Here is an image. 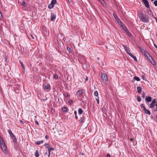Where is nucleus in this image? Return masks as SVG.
<instances>
[{"label":"nucleus","mask_w":157,"mask_h":157,"mask_svg":"<svg viewBox=\"0 0 157 157\" xmlns=\"http://www.w3.org/2000/svg\"><path fill=\"white\" fill-rule=\"evenodd\" d=\"M138 15L140 20L142 22L145 23L149 22L148 16L144 14L142 11H140L138 13Z\"/></svg>","instance_id":"1"},{"label":"nucleus","mask_w":157,"mask_h":157,"mask_svg":"<svg viewBox=\"0 0 157 157\" xmlns=\"http://www.w3.org/2000/svg\"><path fill=\"white\" fill-rule=\"evenodd\" d=\"M148 106L153 109L155 111H157V98L153 99L151 103L148 105Z\"/></svg>","instance_id":"2"},{"label":"nucleus","mask_w":157,"mask_h":157,"mask_svg":"<svg viewBox=\"0 0 157 157\" xmlns=\"http://www.w3.org/2000/svg\"><path fill=\"white\" fill-rule=\"evenodd\" d=\"M138 47L141 52L144 54L145 57H147L148 56H149V54L146 51L141 47Z\"/></svg>","instance_id":"3"},{"label":"nucleus","mask_w":157,"mask_h":157,"mask_svg":"<svg viewBox=\"0 0 157 157\" xmlns=\"http://www.w3.org/2000/svg\"><path fill=\"white\" fill-rule=\"evenodd\" d=\"M138 47L141 52L144 54L145 57H147L148 56H149V54L146 51L141 47Z\"/></svg>","instance_id":"4"},{"label":"nucleus","mask_w":157,"mask_h":157,"mask_svg":"<svg viewBox=\"0 0 157 157\" xmlns=\"http://www.w3.org/2000/svg\"><path fill=\"white\" fill-rule=\"evenodd\" d=\"M1 148L5 154L7 153V150L5 143L1 145Z\"/></svg>","instance_id":"5"},{"label":"nucleus","mask_w":157,"mask_h":157,"mask_svg":"<svg viewBox=\"0 0 157 157\" xmlns=\"http://www.w3.org/2000/svg\"><path fill=\"white\" fill-rule=\"evenodd\" d=\"M103 81L106 82L108 80V77L107 75L105 73H102L101 75Z\"/></svg>","instance_id":"6"},{"label":"nucleus","mask_w":157,"mask_h":157,"mask_svg":"<svg viewBox=\"0 0 157 157\" xmlns=\"http://www.w3.org/2000/svg\"><path fill=\"white\" fill-rule=\"evenodd\" d=\"M147 58L149 61V62L151 63V64L154 66L156 65V63H155L154 60L153 59L152 57L149 55V56H148Z\"/></svg>","instance_id":"7"},{"label":"nucleus","mask_w":157,"mask_h":157,"mask_svg":"<svg viewBox=\"0 0 157 157\" xmlns=\"http://www.w3.org/2000/svg\"><path fill=\"white\" fill-rule=\"evenodd\" d=\"M57 2L56 0H52L51 3L48 6V7L50 9H52L54 7V5Z\"/></svg>","instance_id":"8"},{"label":"nucleus","mask_w":157,"mask_h":157,"mask_svg":"<svg viewBox=\"0 0 157 157\" xmlns=\"http://www.w3.org/2000/svg\"><path fill=\"white\" fill-rule=\"evenodd\" d=\"M123 47H124V49L125 50L126 52L130 56L131 55L132 53H131L130 50L129 48L126 45H123Z\"/></svg>","instance_id":"9"},{"label":"nucleus","mask_w":157,"mask_h":157,"mask_svg":"<svg viewBox=\"0 0 157 157\" xmlns=\"http://www.w3.org/2000/svg\"><path fill=\"white\" fill-rule=\"evenodd\" d=\"M145 6L147 8H149L150 6L149 2L147 0H142Z\"/></svg>","instance_id":"10"},{"label":"nucleus","mask_w":157,"mask_h":157,"mask_svg":"<svg viewBox=\"0 0 157 157\" xmlns=\"http://www.w3.org/2000/svg\"><path fill=\"white\" fill-rule=\"evenodd\" d=\"M113 16L115 18V19L116 20V21L118 23H119V22H120V20L119 19V17H117V16L116 14L113 13Z\"/></svg>","instance_id":"11"},{"label":"nucleus","mask_w":157,"mask_h":157,"mask_svg":"<svg viewBox=\"0 0 157 157\" xmlns=\"http://www.w3.org/2000/svg\"><path fill=\"white\" fill-rule=\"evenodd\" d=\"M143 110L144 111V112L149 115L151 114V112L149 110L147 109L145 107H144V109H143Z\"/></svg>","instance_id":"12"},{"label":"nucleus","mask_w":157,"mask_h":157,"mask_svg":"<svg viewBox=\"0 0 157 157\" xmlns=\"http://www.w3.org/2000/svg\"><path fill=\"white\" fill-rule=\"evenodd\" d=\"M43 143L44 141L43 140L36 141L35 142V144L37 145H40L41 144H43Z\"/></svg>","instance_id":"13"},{"label":"nucleus","mask_w":157,"mask_h":157,"mask_svg":"<svg viewBox=\"0 0 157 157\" xmlns=\"http://www.w3.org/2000/svg\"><path fill=\"white\" fill-rule=\"evenodd\" d=\"M10 136L11 137L12 140H13V142L14 143L16 141L17 139L16 138V137L15 136L14 134L13 135H12Z\"/></svg>","instance_id":"14"},{"label":"nucleus","mask_w":157,"mask_h":157,"mask_svg":"<svg viewBox=\"0 0 157 157\" xmlns=\"http://www.w3.org/2000/svg\"><path fill=\"white\" fill-rule=\"evenodd\" d=\"M151 98L150 97H146L145 98V101L148 102H151Z\"/></svg>","instance_id":"15"},{"label":"nucleus","mask_w":157,"mask_h":157,"mask_svg":"<svg viewBox=\"0 0 157 157\" xmlns=\"http://www.w3.org/2000/svg\"><path fill=\"white\" fill-rule=\"evenodd\" d=\"M56 16L55 15H54L53 14H52L51 15V21H53L56 18Z\"/></svg>","instance_id":"16"},{"label":"nucleus","mask_w":157,"mask_h":157,"mask_svg":"<svg viewBox=\"0 0 157 157\" xmlns=\"http://www.w3.org/2000/svg\"><path fill=\"white\" fill-rule=\"evenodd\" d=\"M84 119L85 117L83 116L82 117L80 118L79 121L81 123H83L84 122Z\"/></svg>","instance_id":"17"},{"label":"nucleus","mask_w":157,"mask_h":157,"mask_svg":"<svg viewBox=\"0 0 157 157\" xmlns=\"http://www.w3.org/2000/svg\"><path fill=\"white\" fill-rule=\"evenodd\" d=\"M137 92L139 93H141L142 91V88L140 86H138L137 87Z\"/></svg>","instance_id":"18"},{"label":"nucleus","mask_w":157,"mask_h":157,"mask_svg":"<svg viewBox=\"0 0 157 157\" xmlns=\"http://www.w3.org/2000/svg\"><path fill=\"white\" fill-rule=\"evenodd\" d=\"M133 79L135 80L139 81L140 80V79L139 77L137 76H135L133 78Z\"/></svg>","instance_id":"19"},{"label":"nucleus","mask_w":157,"mask_h":157,"mask_svg":"<svg viewBox=\"0 0 157 157\" xmlns=\"http://www.w3.org/2000/svg\"><path fill=\"white\" fill-rule=\"evenodd\" d=\"M5 143V142L2 138V137L0 136V144H2Z\"/></svg>","instance_id":"20"},{"label":"nucleus","mask_w":157,"mask_h":157,"mask_svg":"<svg viewBox=\"0 0 157 157\" xmlns=\"http://www.w3.org/2000/svg\"><path fill=\"white\" fill-rule=\"evenodd\" d=\"M130 56H131L132 58H133L134 59V60L135 61H136V62L137 61V60L136 57L135 56L133 55L132 54H131V55Z\"/></svg>","instance_id":"21"},{"label":"nucleus","mask_w":157,"mask_h":157,"mask_svg":"<svg viewBox=\"0 0 157 157\" xmlns=\"http://www.w3.org/2000/svg\"><path fill=\"white\" fill-rule=\"evenodd\" d=\"M35 155L36 157H38L39 156V151L38 150H36V152L35 153Z\"/></svg>","instance_id":"22"},{"label":"nucleus","mask_w":157,"mask_h":157,"mask_svg":"<svg viewBox=\"0 0 157 157\" xmlns=\"http://www.w3.org/2000/svg\"><path fill=\"white\" fill-rule=\"evenodd\" d=\"M78 113L79 114H81L83 112V111L81 108H79L78 111Z\"/></svg>","instance_id":"23"},{"label":"nucleus","mask_w":157,"mask_h":157,"mask_svg":"<svg viewBox=\"0 0 157 157\" xmlns=\"http://www.w3.org/2000/svg\"><path fill=\"white\" fill-rule=\"evenodd\" d=\"M44 146L46 148H47L48 149H49V148L50 147V145L48 144H45Z\"/></svg>","instance_id":"24"},{"label":"nucleus","mask_w":157,"mask_h":157,"mask_svg":"<svg viewBox=\"0 0 157 157\" xmlns=\"http://www.w3.org/2000/svg\"><path fill=\"white\" fill-rule=\"evenodd\" d=\"M94 94L95 96H98V93L97 90H95L94 93Z\"/></svg>","instance_id":"25"},{"label":"nucleus","mask_w":157,"mask_h":157,"mask_svg":"<svg viewBox=\"0 0 157 157\" xmlns=\"http://www.w3.org/2000/svg\"><path fill=\"white\" fill-rule=\"evenodd\" d=\"M128 36L130 37L131 36V34L128 30L125 32Z\"/></svg>","instance_id":"26"},{"label":"nucleus","mask_w":157,"mask_h":157,"mask_svg":"<svg viewBox=\"0 0 157 157\" xmlns=\"http://www.w3.org/2000/svg\"><path fill=\"white\" fill-rule=\"evenodd\" d=\"M137 100L138 101H141V99L140 97L139 96H137Z\"/></svg>","instance_id":"27"},{"label":"nucleus","mask_w":157,"mask_h":157,"mask_svg":"<svg viewBox=\"0 0 157 157\" xmlns=\"http://www.w3.org/2000/svg\"><path fill=\"white\" fill-rule=\"evenodd\" d=\"M82 93V90H79L77 92V94L78 95H80Z\"/></svg>","instance_id":"28"},{"label":"nucleus","mask_w":157,"mask_h":157,"mask_svg":"<svg viewBox=\"0 0 157 157\" xmlns=\"http://www.w3.org/2000/svg\"><path fill=\"white\" fill-rule=\"evenodd\" d=\"M118 23H120V25L122 27V28L124 26H125L124 25L121 21H120V22H119Z\"/></svg>","instance_id":"29"},{"label":"nucleus","mask_w":157,"mask_h":157,"mask_svg":"<svg viewBox=\"0 0 157 157\" xmlns=\"http://www.w3.org/2000/svg\"><path fill=\"white\" fill-rule=\"evenodd\" d=\"M122 29L125 32H126V31H127L128 30L127 29L125 26L123 27Z\"/></svg>","instance_id":"30"},{"label":"nucleus","mask_w":157,"mask_h":157,"mask_svg":"<svg viewBox=\"0 0 157 157\" xmlns=\"http://www.w3.org/2000/svg\"><path fill=\"white\" fill-rule=\"evenodd\" d=\"M8 132L10 135V136H11L12 135H13V133L12 132V131L11 130H9L8 131Z\"/></svg>","instance_id":"31"},{"label":"nucleus","mask_w":157,"mask_h":157,"mask_svg":"<svg viewBox=\"0 0 157 157\" xmlns=\"http://www.w3.org/2000/svg\"><path fill=\"white\" fill-rule=\"evenodd\" d=\"M154 4L155 6H157V0H156L154 1Z\"/></svg>","instance_id":"32"},{"label":"nucleus","mask_w":157,"mask_h":157,"mask_svg":"<svg viewBox=\"0 0 157 157\" xmlns=\"http://www.w3.org/2000/svg\"><path fill=\"white\" fill-rule=\"evenodd\" d=\"M48 149V157H50V152L51 150L50 149Z\"/></svg>","instance_id":"33"},{"label":"nucleus","mask_w":157,"mask_h":157,"mask_svg":"<svg viewBox=\"0 0 157 157\" xmlns=\"http://www.w3.org/2000/svg\"><path fill=\"white\" fill-rule=\"evenodd\" d=\"M20 63H21V65L23 69H25V67L24 66V64H23V63L21 62H20Z\"/></svg>","instance_id":"34"},{"label":"nucleus","mask_w":157,"mask_h":157,"mask_svg":"<svg viewBox=\"0 0 157 157\" xmlns=\"http://www.w3.org/2000/svg\"><path fill=\"white\" fill-rule=\"evenodd\" d=\"M67 110V108L66 107H63V111H66Z\"/></svg>","instance_id":"35"},{"label":"nucleus","mask_w":157,"mask_h":157,"mask_svg":"<svg viewBox=\"0 0 157 157\" xmlns=\"http://www.w3.org/2000/svg\"><path fill=\"white\" fill-rule=\"evenodd\" d=\"M22 5L23 6H26V3H25V2L24 1H23L22 3Z\"/></svg>","instance_id":"36"},{"label":"nucleus","mask_w":157,"mask_h":157,"mask_svg":"<svg viewBox=\"0 0 157 157\" xmlns=\"http://www.w3.org/2000/svg\"><path fill=\"white\" fill-rule=\"evenodd\" d=\"M67 50L69 52H71V48L68 47H67Z\"/></svg>","instance_id":"37"},{"label":"nucleus","mask_w":157,"mask_h":157,"mask_svg":"<svg viewBox=\"0 0 157 157\" xmlns=\"http://www.w3.org/2000/svg\"><path fill=\"white\" fill-rule=\"evenodd\" d=\"M50 86L49 85H47L45 86V88L46 89H48L49 88Z\"/></svg>","instance_id":"38"},{"label":"nucleus","mask_w":157,"mask_h":157,"mask_svg":"<svg viewBox=\"0 0 157 157\" xmlns=\"http://www.w3.org/2000/svg\"><path fill=\"white\" fill-rule=\"evenodd\" d=\"M142 96L144 98L145 97V94L144 92H143L142 94Z\"/></svg>","instance_id":"39"},{"label":"nucleus","mask_w":157,"mask_h":157,"mask_svg":"<svg viewBox=\"0 0 157 157\" xmlns=\"http://www.w3.org/2000/svg\"><path fill=\"white\" fill-rule=\"evenodd\" d=\"M96 101H97V103L98 104H99V97L98 98H96Z\"/></svg>","instance_id":"40"},{"label":"nucleus","mask_w":157,"mask_h":157,"mask_svg":"<svg viewBox=\"0 0 157 157\" xmlns=\"http://www.w3.org/2000/svg\"><path fill=\"white\" fill-rule=\"evenodd\" d=\"M58 75L57 74H55L54 75V77L56 79H57L58 78Z\"/></svg>","instance_id":"41"},{"label":"nucleus","mask_w":157,"mask_h":157,"mask_svg":"<svg viewBox=\"0 0 157 157\" xmlns=\"http://www.w3.org/2000/svg\"><path fill=\"white\" fill-rule=\"evenodd\" d=\"M140 106L142 108H143V109H144V107H145V106H144V104H141L140 105Z\"/></svg>","instance_id":"42"},{"label":"nucleus","mask_w":157,"mask_h":157,"mask_svg":"<svg viewBox=\"0 0 157 157\" xmlns=\"http://www.w3.org/2000/svg\"><path fill=\"white\" fill-rule=\"evenodd\" d=\"M35 122L36 124L39 125V123L36 120H35Z\"/></svg>","instance_id":"43"},{"label":"nucleus","mask_w":157,"mask_h":157,"mask_svg":"<svg viewBox=\"0 0 157 157\" xmlns=\"http://www.w3.org/2000/svg\"><path fill=\"white\" fill-rule=\"evenodd\" d=\"M49 149H50V150H51V151L54 150V148L53 147H50V148H49Z\"/></svg>","instance_id":"44"},{"label":"nucleus","mask_w":157,"mask_h":157,"mask_svg":"<svg viewBox=\"0 0 157 157\" xmlns=\"http://www.w3.org/2000/svg\"><path fill=\"white\" fill-rule=\"evenodd\" d=\"M2 17V15L1 11H0V19H1Z\"/></svg>","instance_id":"45"},{"label":"nucleus","mask_w":157,"mask_h":157,"mask_svg":"<svg viewBox=\"0 0 157 157\" xmlns=\"http://www.w3.org/2000/svg\"><path fill=\"white\" fill-rule=\"evenodd\" d=\"M65 96H66V97L68 98V94H67V93L66 94H65Z\"/></svg>","instance_id":"46"},{"label":"nucleus","mask_w":157,"mask_h":157,"mask_svg":"<svg viewBox=\"0 0 157 157\" xmlns=\"http://www.w3.org/2000/svg\"><path fill=\"white\" fill-rule=\"evenodd\" d=\"M74 113L75 115H77V112L76 111H74Z\"/></svg>","instance_id":"47"},{"label":"nucleus","mask_w":157,"mask_h":157,"mask_svg":"<svg viewBox=\"0 0 157 157\" xmlns=\"http://www.w3.org/2000/svg\"><path fill=\"white\" fill-rule=\"evenodd\" d=\"M45 138L46 139H48L49 137H48V136H47V135H46V136H45Z\"/></svg>","instance_id":"48"},{"label":"nucleus","mask_w":157,"mask_h":157,"mask_svg":"<svg viewBox=\"0 0 157 157\" xmlns=\"http://www.w3.org/2000/svg\"><path fill=\"white\" fill-rule=\"evenodd\" d=\"M107 157H110V155L109 154H108L107 155Z\"/></svg>","instance_id":"49"},{"label":"nucleus","mask_w":157,"mask_h":157,"mask_svg":"<svg viewBox=\"0 0 157 157\" xmlns=\"http://www.w3.org/2000/svg\"><path fill=\"white\" fill-rule=\"evenodd\" d=\"M154 45L155 47L157 49V46L156 45V44H154Z\"/></svg>","instance_id":"50"},{"label":"nucleus","mask_w":157,"mask_h":157,"mask_svg":"<svg viewBox=\"0 0 157 157\" xmlns=\"http://www.w3.org/2000/svg\"><path fill=\"white\" fill-rule=\"evenodd\" d=\"M20 122L21 123V124H24V122H23V121H22L21 120H20Z\"/></svg>","instance_id":"51"},{"label":"nucleus","mask_w":157,"mask_h":157,"mask_svg":"<svg viewBox=\"0 0 157 157\" xmlns=\"http://www.w3.org/2000/svg\"><path fill=\"white\" fill-rule=\"evenodd\" d=\"M69 103L70 104H71L72 103V101L71 100L69 101Z\"/></svg>","instance_id":"52"},{"label":"nucleus","mask_w":157,"mask_h":157,"mask_svg":"<svg viewBox=\"0 0 157 157\" xmlns=\"http://www.w3.org/2000/svg\"><path fill=\"white\" fill-rule=\"evenodd\" d=\"M88 80V78L87 77L86 79V81H87Z\"/></svg>","instance_id":"53"},{"label":"nucleus","mask_w":157,"mask_h":157,"mask_svg":"<svg viewBox=\"0 0 157 157\" xmlns=\"http://www.w3.org/2000/svg\"><path fill=\"white\" fill-rule=\"evenodd\" d=\"M130 140L132 142L133 140V139L132 138H130Z\"/></svg>","instance_id":"54"},{"label":"nucleus","mask_w":157,"mask_h":157,"mask_svg":"<svg viewBox=\"0 0 157 157\" xmlns=\"http://www.w3.org/2000/svg\"><path fill=\"white\" fill-rule=\"evenodd\" d=\"M75 118L76 119H78V117H77V115H75Z\"/></svg>","instance_id":"55"},{"label":"nucleus","mask_w":157,"mask_h":157,"mask_svg":"<svg viewBox=\"0 0 157 157\" xmlns=\"http://www.w3.org/2000/svg\"><path fill=\"white\" fill-rule=\"evenodd\" d=\"M31 37H32L33 39H34V37L31 34Z\"/></svg>","instance_id":"56"},{"label":"nucleus","mask_w":157,"mask_h":157,"mask_svg":"<svg viewBox=\"0 0 157 157\" xmlns=\"http://www.w3.org/2000/svg\"><path fill=\"white\" fill-rule=\"evenodd\" d=\"M99 1H100V2H101V3H102V4H103V3L102 2H101V0H98ZM101 1L103 2H104V1L102 0H101Z\"/></svg>","instance_id":"57"},{"label":"nucleus","mask_w":157,"mask_h":157,"mask_svg":"<svg viewBox=\"0 0 157 157\" xmlns=\"http://www.w3.org/2000/svg\"><path fill=\"white\" fill-rule=\"evenodd\" d=\"M155 19L156 20V22L157 23V18L155 17Z\"/></svg>","instance_id":"58"},{"label":"nucleus","mask_w":157,"mask_h":157,"mask_svg":"<svg viewBox=\"0 0 157 157\" xmlns=\"http://www.w3.org/2000/svg\"><path fill=\"white\" fill-rule=\"evenodd\" d=\"M48 154L47 152H46L45 153V155H46Z\"/></svg>","instance_id":"59"},{"label":"nucleus","mask_w":157,"mask_h":157,"mask_svg":"<svg viewBox=\"0 0 157 157\" xmlns=\"http://www.w3.org/2000/svg\"><path fill=\"white\" fill-rule=\"evenodd\" d=\"M19 92V90H18L17 91V92Z\"/></svg>","instance_id":"60"},{"label":"nucleus","mask_w":157,"mask_h":157,"mask_svg":"<svg viewBox=\"0 0 157 157\" xmlns=\"http://www.w3.org/2000/svg\"><path fill=\"white\" fill-rule=\"evenodd\" d=\"M144 78V77L143 76V79L145 80V79Z\"/></svg>","instance_id":"61"},{"label":"nucleus","mask_w":157,"mask_h":157,"mask_svg":"<svg viewBox=\"0 0 157 157\" xmlns=\"http://www.w3.org/2000/svg\"><path fill=\"white\" fill-rule=\"evenodd\" d=\"M36 117H37L36 116H35V118H36Z\"/></svg>","instance_id":"62"},{"label":"nucleus","mask_w":157,"mask_h":157,"mask_svg":"<svg viewBox=\"0 0 157 157\" xmlns=\"http://www.w3.org/2000/svg\"><path fill=\"white\" fill-rule=\"evenodd\" d=\"M151 1H153L154 0H151Z\"/></svg>","instance_id":"63"},{"label":"nucleus","mask_w":157,"mask_h":157,"mask_svg":"<svg viewBox=\"0 0 157 157\" xmlns=\"http://www.w3.org/2000/svg\"><path fill=\"white\" fill-rule=\"evenodd\" d=\"M156 118H157V116H156Z\"/></svg>","instance_id":"64"}]
</instances>
